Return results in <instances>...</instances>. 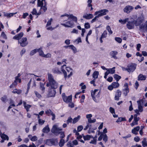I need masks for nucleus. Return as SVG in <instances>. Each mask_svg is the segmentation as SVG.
I'll return each instance as SVG.
<instances>
[{
  "instance_id": "6",
  "label": "nucleus",
  "mask_w": 147,
  "mask_h": 147,
  "mask_svg": "<svg viewBox=\"0 0 147 147\" xmlns=\"http://www.w3.org/2000/svg\"><path fill=\"white\" fill-rule=\"evenodd\" d=\"M64 68H65L66 71L68 72H69L70 70H71V69L68 67H66V65H64L61 67V71L63 72L64 75V78H66L67 77V74Z\"/></svg>"
},
{
  "instance_id": "19",
  "label": "nucleus",
  "mask_w": 147,
  "mask_h": 147,
  "mask_svg": "<svg viewBox=\"0 0 147 147\" xmlns=\"http://www.w3.org/2000/svg\"><path fill=\"white\" fill-rule=\"evenodd\" d=\"M83 18L86 19L88 20L92 18L93 17V15L92 14H84L83 16Z\"/></svg>"
},
{
  "instance_id": "34",
  "label": "nucleus",
  "mask_w": 147,
  "mask_h": 147,
  "mask_svg": "<svg viewBox=\"0 0 147 147\" xmlns=\"http://www.w3.org/2000/svg\"><path fill=\"white\" fill-rule=\"evenodd\" d=\"M83 137L85 140H89L90 138H93L92 136L89 135H87L86 136H84Z\"/></svg>"
},
{
  "instance_id": "18",
  "label": "nucleus",
  "mask_w": 147,
  "mask_h": 147,
  "mask_svg": "<svg viewBox=\"0 0 147 147\" xmlns=\"http://www.w3.org/2000/svg\"><path fill=\"white\" fill-rule=\"evenodd\" d=\"M24 34L23 32H21L17 35L14 36L13 39L15 40H19L23 36Z\"/></svg>"
},
{
  "instance_id": "36",
  "label": "nucleus",
  "mask_w": 147,
  "mask_h": 147,
  "mask_svg": "<svg viewBox=\"0 0 147 147\" xmlns=\"http://www.w3.org/2000/svg\"><path fill=\"white\" fill-rule=\"evenodd\" d=\"M65 143V140L63 139H61L59 143V146L61 147L63 146Z\"/></svg>"
},
{
  "instance_id": "53",
  "label": "nucleus",
  "mask_w": 147,
  "mask_h": 147,
  "mask_svg": "<svg viewBox=\"0 0 147 147\" xmlns=\"http://www.w3.org/2000/svg\"><path fill=\"white\" fill-rule=\"evenodd\" d=\"M96 121V120L95 119H93V120H92L91 119H88V122L89 123H93L95 122Z\"/></svg>"
},
{
  "instance_id": "29",
  "label": "nucleus",
  "mask_w": 147,
  "mask_h": 147,
  "mask_svg": "<svg viewBox=\"0 0 147 147\" xmlns=\"http://www.w3.org/2000/svg\"><path fill=\"white\" fill-rule=\"evenodd\" d=\"M129 20V18H125L124 20L120 19L119 20V22L120 23L122 24H125L126 22H128Z\"/></svg>"
},
{
  "instance_id": "43",
  "label": "nucleus",
  "mask_w": 147,
  "mask_h": 147,
  "mask_svg": "<svg viewBox=\"0 0 147 147\" xmlns=\"http://www.w3.org/2000/svg\"><path fill=\"white\" fill-rule=\"evenodd\" d=\"M38 50L37 49H34L32 50L30 53V55L31 56H32L34 54H35L36 52H37Z\"/></svg>"
},
{
  "instance_id": "11",
  "label": "nucleus",
  "mask_w": 147,
  "mask_h": 147,
  "mask_svg": "<svg viewBox=\"0 0 147 147\" xmlns=\"http://www.w3.org/2000/svg\"><path fill=\"white\" fill-rule=\"evenodd\" d=\"M134 8V7L132 6L128 5L125 6L124 8L123 11L127 13H129L133 10Z\"/></svg>"
},
{
  "instance_id": "47",
  "label": "nucleus",
  "mask_w": 147,
  "mask_h": 147,
  "mask_svg": "<svg viewBox=\"0 0 147 147\" xmlns=\"http://www.w3.org/2000/svg\"><path fill=\"white\" fill-rule=\"evenodd\" d=\"M67 146L68 147H74V145L71 142V141H69L68 142L67 144Z\"/></svg>"
},
{
  "instance_id": "59",
  "label": "nucleus",
  "mask_w": 147,
  "mask_h": 147,
  "mask_svg": "<svg viewBox=\"0 0 147 147\" xmlns=\"http://www.w3.org/2000/svg\"><path fill=\"white\" fill-rule=\"evenodd\" d=\"M36 97H38V98H40L41 97V95L38 93L37 92L35 91H34Z\"/></svg>"
},
{
  "instance_id": "37",
  "label": "nucleus",
  "mask_w": 147,
  "mask_h": 147,
  "mask_svg": "<svg viewBox=\"0 0 147 147\" xmlns=\"http://www.w3.org/2000/svg\"><path fill=\"white\" fill-rule=\"evenodd\" d=\"M67 47H69L70 48L73 50L74 53H76L77 52L76 49L73 45H70L69 46H67Z\"/></svg>"
},
{
  "instance_id": "55",
  "label": "nucleus",
  "mask_w": 147,
  "mask_h": 147,
  "mask_svg": "<svg viewBox=\"0 0 147 147\" xmlns=\"http://www.w3.org/2000/svg\"><path fill=\"white\" fill-rule=\"evenodd\" d=\"M40 89H41V90H42L43 91L45 90V88L44 87V85L43 84V83H42L41 82H40Z\"/></svg>"
},
{
  "instance_id": "9",
  "label": "nucleus",
  "mask_w": 147,
  "mask_h": 147,
  "mask_svg": "<svg viewBox=\"0 0 147 147\" xmlns=\"http://www.w3.org/2000/svg\"><path fill=\"white\" fill-rule=\"evenodd\" d=\"M18 42L20 44V45L22 47H24L28 44L27 38L26 37H23L20 40H19Z\"/></svg>"
},
{
  "instance_id": "57",
  "label": "nucleus",
  "mask_w": 147,
  "mask_h": 147,
  "mask_svg": "<svg viewBox=\"0 0 147 147\" xmlns=\"http://www.w3.org/2000/svg\"><path fill=\"white\" fill-rule=\"evenodd\" d=\"M84 26L85 28L86 29L89 28L90 27V25L88 23H85Z\"/></svg>"
},
{
  "instance_id": "38",
  "label": "nucleus",
  "mask_w": 147,
  "mask_h": 147,
  "mask_svg": "<svg viewBox=\"0 0 147 147\" xmlns=\"http://www.w3.org/2000/svg\"><path fill=\"white\" fill-rule=\"evenodd\" d=\"M114 78L117 81V82L119 81V80L121 78V77L118 75L117 74H115L113 76Z\"/></svg>"
},
{
  "instance_id": "20",
  "label": "nucleus",
  "mask_w": 147,
  "mask_h": 147,
  "mask_svg": "<svg viewBox=\"0 0 147 147\" xmlns=\"http://www.w3.org/2000/svg\"><path fill=\"white\" fill-rule=\"evenodd\" d=\"M118 54V52L116 51H112L110 53V55L112 57L115 59H117V57L116 55Z\"/></svg>"
},
{
  "instance_id": "8",
  "label": "nucleus",
  "mask_w": 147,
  "mask_h": 147,
  "mask_svg": "<svg viewBox=\"0 0 147 147\" xmlns=\"http://www.w3.org/2000/svg\"><path fill=\"white\" fill-rule=\"evenodd\" d=\"M62 97L63 101L66 103L70 102L72 101V96L70 95L68 96H66L65 94H62Z\"/></svg>"
},
{
  "instance_id": "41",
  "label": "nucleus",
  "mask_w": 147,
  "mask_h": 147,
  "mask_svg": "<svg viewBox=\"0 0 147 147\" xmlns=\"http://www.w3.org/2000/svg\"><path fill=\"white\" fill-rule=\"evenodd\" d=\"M60 134V138H61V139H63L65 137V135L64 134V132L63 131H60L59 134Z\"/></svg>"
},
{
  "instance_id": "54",
  "label": "nucleus",
  "mask_w": 147,
  "mask_h": 147,
  "mask_svg": "<svg viewBox=\"0 0 147 147\" xmlns=\"http://www.w3.org/2000/svg\"><path fill=\"white\" fill-rule=\"evenodd\" d=\"M1 36L5 39H7V37L4 32H3L1 33Z\"/></svg>"
},
{
  "instance_id": "31",
  "label": "nucleus",
  "mask_w": 147,
  "mask_h": 147,
  "mask_svg": "<svg viewBox=\"0 0 147 147\" xmlns=\"http://www.w3.org/2000/svg\"><path fill=\"white\" fill-rule=\"evenodd\" d=\"M80 115H78L77 117L74 118L73 120V123L74 124L76 123L80 119Z\"/></svg>"
},
{
  "instance_id": "5",
  "label": "nucleus",
  "mask_w": 147,
  "mask_h": 147,
  "mask_svg": "<svg viewBox=\"0 0 147 147\" xmlns=\"http://www.w3.org/2000/svg\"><path fill=\"white\" fill-rule=\"evenodd\" d=\"M62 130V129L59 128L57 125H54L51 129V131L55 135H58L59 132Z\"/></svg>"
},
{
  "instance_id": "3",
  "label": "nucleus",
  "mask_w": 147,
  "mask_h": 147,
  "mask_svg": "<svg viewBox=\"0 0 147 147\" xmlns=\"http://www.w3.org/2000/svg\"><path fill=\"white\" fill-rule=\"evenodd\" d=\"M109 11L106 9H103L101 10L100 11H96L94 13V15H97V16L99 18L100 17L106 15V13L108 12Z\"/></svg>"
},
{
  "instance_id": "44",
  "label": "nucleus",
  "mask_w": 147,
  "mask_h": 147,
  "mask_svg": "<svg viewBox=\"0 0 147 147\" xmlns=\"http://www.w3.org/2000/svg\"><path fill=\"white\" fill-rule=\"evenodd\" d=\"M123 94L125 96L127 95L128 93L129 92V89H123Z\"/></svg>"
},
{
  "instance_id": "33",
  "label": "nucleus",
  "mask_w": 147,
  "mask_h": 147,
  "mask_svg": "<svg viewBox=\"0 0 147 147\" xmlns=\"http://www.w3.org/2000/svg\"><path fill=\"white\" fill-rule=\"evenodd\" d=\"M112 84L114 88H117L119 87V83L117 82H113Z\"/></svg>"
},
{
  "instance_id": "12",
  "label": "nucleus",
  "mask_w": 147,
  "mask_h": 147,
  "mask_svg": "<svg viewBox=\"0 0 147 147\" xmlns=\"http://www.w3.org/2000/svg\"><path fill=\"white\" fill-rule=\"evenodd\" d=\"M53 21L52 18H51L47 22L46 24V27L47 28V30H53L54 29V28L52 27L51 26H49L51 24V22Z\"/></svg>"
},
{
  "instance_id": "27",
  "label": "nucleus",
  "mask_w": 147,
  "mask_h": 147,
  "mask_svg": "<svg viewBox=\"0 0 147 147\" xmlns=\"http://www.w3.org/2000/svg\"><path fill=\"white\" fill-rule=\"evenodd\" d=\"M42 131L45 133H48L50 131V129L48 125L43 128Z\"/></svg>"
},
{
  "instance_id": "24",
  "label": "nucleus",
  "mask_w": 147,
  "mask_h": 147,
  "mask_svg": "<svg viewBox=\"0 0 147 147\" xmlns=\"http://www.w3.org/2000/svg\"><path fill=\"white\" fill-rule=\"evenodd\" d=\"M52 71L55 74H60L61 73V71L58 67L54 68L52 70Z\"/></svg>"
},
{
  "instance_id": "7",
  "label": "nucleus",
  "mask_w": 147,
  "mask_h": 147,
  "mask_svg": "<svg viewBox=\"0 0 147 147\" xmlns=\"http://www.w3.org/2000/svg\"><path fill=\"white\" fill-rule=\"evenodd\" d=\"M61 24L66 27H71L74 26V23L73 21L69 19L65 23H62Z\"/></svg>"
},
{
  "instance_id": "64",
  "label": "nucleus",
  "mask_w": 147,
  "mask_h": 147,
  "mask_svg": "<svg viewBox=\"0 0 147 147\" xmlns=\"http://www.w3.org/2000/svg\"><path fill=\"white\" fill-rule=\"evenodd\" d=\"M109 111L111 113L113 114L115 113L114 109L112 107H110L109 108Z\"/></svg>"
},
{
  "instance_id": "60",
  "label": "nucleus",
  "mask_w": 147,
  "mask_h": 147,
  "mask_svg": "<svg viewBox=\"0 0 147 147\" xmlns=\"http://www.w3.org/2000/svg\"><path fill=\"white\" fill-rule=\"evenodd\" d=\"M80 86H81V89H85L86 88V86L85 85H84V83H82L80 84Z\"/></svg>"
},
{
  "instance_id": "30",
  "label": "nucleus",
  "mask_w": 147,
  "mask_h": 147,
  "mask_svg": "<svg viewBox=\"0 0 147 147\" xmlns=\"http://www.w3.org/2000/svg\"><path fill=\"white\" fill-rule=\"evenodd\" d=\"M12 92L14 94H20L21 93L22 90L20 89L18 90L17 89H14Z\"/></svg>"
},
{
  "instance_id": "13",
  "label": "nucleus",
  "mask_w": 147,
  "mask_h": 147,
  "mask_svg": "<svg viewBox=\"0 0 147 147\" xmlns=\"http://www.w3.org/2000/svg\"><path fill=\"white\" fill-rule=\"evenodd\" d=\"M140 29H142L144 32H147V21H146L144 24H142L140 26Z\"/></svg>"
},
{
  "instance_id": "58",
  "label": "nucleus",
  "mask_w": 147,
  "mask_h": 147,
  "mask_svg": "<svg viewBox=\"0 0 147 147\" xmlns=\"http://www.w3.org/2000/svg\"><path fill=\"white\" fill-rule=\"evenodd\" d=\"M45 122V121L44 120L41 119H39L38 120V123L39 124L41 125H42L44 124Z\"/></svg>"
},
{
  "instance_id": "48",
  "label": "nucleus",
  "mask_w": 147,
  "mask_h": 147,
  "mask_svg": "<svg viewBox=\"0 0 147 147\" xmlns=\"http://www.w3.org/2000/svg\"><path fill=\"white\" fill-rule=\"evenodd\" d=\"M72 119L70 117H69L66 121L67 124H68L72 122Z\"/></svg>"
},
{
  "instance_id": "16",
  "label": "nucleus",
  "mask_w": 147,
  "mask_h": 147,
  "mask_svg": "<svg viewBox=\"0 0 147 147\" xmlns=\"http://www.w3.org/2000/svg\"><path fill=\"white\" fill-rule=\"evenodd\" d=\"M56 94V92L54 89L51 90L47 94L48 97H54Z\"/></svg>"
},
{
  "instance_id": "56",
  "label": "nucleus",
  "mask_w": 147,
  "mask_h": 147,
  "mask_svg": "<svg viewBox=\"0 0 147 147\" xmlns=\"http://www.w3.org/2000/svg\"><path fill=\"white\" fill-rule=\"evenodd\" d=\"M83 126L82 125H80L78 127L77 130L78 131H81L83 129Z\"/></svg>"
},
{
  "instance_id": "4",
  "label": "nucleus",
  "mask_w": 147,
  "mask_h": 147,
  "mask_svg": "<svg viewBox=\"0 0 147 147\" xmlns=\"http://www.w3.org/2000/svg\"><path fill=\"white\" fill-rule=\"evenodd\" d=\"M135 25V21L131 18V20L128 21L126 26L129 29H132L134 28Z\"/></svg>"
},
{
  "instance_id": "15",
  "label": "nucleus",
  "mask_w": 147,
  "mask_h": 147,
  "mask_svg": "<svg viewBox=\"0 0 147 147\" xmlns=\"http://www.w3.org/2000/svg\"><path fill=\"white\" fill-rule=\"evenodd\" d=\"M143 20V17L140 16L138 17L136 20H135V26H139L142 22Z\"/></svg>"
},
{
  "instance_id": "28",
  "label": "nucleus",
  "mask_w": 147,
  "mask_h": 147,
  "mask_svg": "<svg viewBox=\"0 0 147 147\" xmlns=\"http://www.w3.org/2000/svg\"><path fill=\"white\" fill-rule=\"evenodd\" d=\"M38 51L37 52H39V55L42 57H43L44 55V53L42 50V48L40 47L38 49H37Z\"/></svg>"
},
{
  "instance_id": "46",
  "label": "nucleus",
  "mask_w": 147,
  "mask_h": 147,
  "mask_svg": "<svg viewBox=\"0 0 147 147\" xmlns=\"http://www.w3.org/2000/svg\"><path fill=\"white\" fill-rule=\"evenodd\" d=\"M106 29L107 30L109 34H111L113 32L111 30V28L109 26H107L106 27Z\"/></svg>"
},
{
  "instance_id": "21",
  "label": "nucleus",
  "mask_w": 147,
  "mask_h": 147,
  "mask_svg": "<svg viewBox=\"0 0 147 147\" xmlns=\"http://www.w3.org/2000/svg\"><path fill=\"white\" fill-rule=\"evenodd\" d=\"M142 100L138 101L137 102L138 103V109L139 111L140 112H142L143 111L142 106L141 105V101Z\"/></svg>"
},
{
  "instance_id": "23",
  "label": "nucleus",
  "mask_w": 147,
  "mask_h": 147,
  "mask_svg": "<svg viewBox=\"0 0 147 147\" xmlns=\"http://www.w3.org/2000/svg\"><path fill=\"white\" fill-rule=\"evenodd\" d=\"M140 128L139 126H137L136 127H134L132 130V133L136 135H137L138 134L137 132L139 131Z\"/></svg>"
},
{
  "instance_id": "61",
  "label": "nucleus",
  "mask_w": 147,
  "mask_h": 147,
  "mask_svg": "<svg viewBox=\"0 0 147 147\" xmlns=\"http://www.w3.org/2000/svg\"><path fill=\"white\" fill-rule=\"evenodd\" d=\"M51 55L50 53H48L46 55L45 54L43 57L45 58H48L51 57Z\"/></svg>"
},
{
  "instance_id": "1",
  "label": "nucleus",
  "mask_w": 147,
  "mask_h": 147,
  "mask_svg": "<svg viewBox=\"0 0 147 147\" xmlns=\"http://www.w3.org/2000/svg\"><path fill=\"white\" fill-rule=\"evenodd\" d=\"M49 83L47 84V86H50L52 88L55 89L57 88V83L54 79L53 76L51 74H48Z\"/></svg>"
},
{
  "instance_id": "2",
  "label": "nucleus",
  "mask_w": 147,
  "mask_h": 147,
  "mask_svg": "<svg viewBox=\"0 0 147 147\" xmlns=\"http://www.w3.org/2000/svg\"><path fill=\"white\" fill-rule=\"evenodd\" d=\"M57 139L51 138L46 140L45 143L49 146L52 145H57L58 143Z\"/></svg>"
},
{
  "instance_id": "26",
  "label": "nucleus",
  "mask_w": 147,
  "mask_h": 147,
  "mask_svg": "<svg viewBox=\"0 0 147 147\" xmlns=\"http://www.w3.org/2000/svg\"><path fill=\"white\" fill-rule=\"evenodd\" d=\"M17 13V12L15 13H8L6 12L4 13V16L7 17L8 18H10L12 16H13V15L16 14Z\"/></svg>"
},
{
  "instance_id": "49",
  "label": "nucleus",
  "mask_w": 147,
  "mask_h": 147,
  "mask_svg": "<svg viewBox=\"0 0 147 147\" xmlns=\"http://www.w3.org/2000/svg\"><path fill=\"white\" fill-rule=\"evenodd\" d=\"M115 40L117 42L119 43H121L122 41V39L119 37H115Z\"/></svg>"
},
{
  "instance_id": "10",
  "label": "nucleus",
  "mask_w": 147,
  "mask_h": 147,
  "mask_svg": "<svg viewBox=\"0 0 147 147\" xmlns=\"http://www.w3.org/2000/svg\"><path fill=\"white\" fill-rule=\"evenodd\" d=\"M136 65L134 63H131L129 64L128 66V72H133L136 69Z\"/></svg>"
},
{
  "instance_id": "14",
  "label": "nucleus",
  "mask_w": 147,
  "mask_h": 147,
  "mask_svg": "<svg viewBox=\"0 0 147 147\" xmlns=\"http://www.w3.org/2000/svg\"><path fill=\"white\" fill-rule=\"evenodd\" d=\"M65 16L67 17V18L68 19V20H69V19H72L75 22H77V17L73 16V15L65 14Z\"/></svg>"
},
{
  "instance_id": "32",
  "label": "nucleus",
  "mask_w": 147,
  "mask_h": 147,
  "mask_svg": "<svg viewBox=\"0 0 147 147\" xmlns=\"http://www.w3.org/2000/svg\"><path fill=\"white\" fill-rule=\"evenodd\" d=\"M99 75V72L98 71H95L93 73V77L95 79L97 78Z\"/></svg>"
},
{
  "instance_id": "17",
  "label": "nucleus",
  "mask_w": 147,
  "mask_h": 147,
  "mask_svg": "<svg viewBox=\"0 0 147 147\" xmlns=\"http://www.w3.org/2000/svg\"><path fill=\"white\" fill-rule=\"evenodd\" d=\"M121 94V91L119 90H117L116 93L115 99V100H118L119 99V98L120 97Z\"/></svg>"
},
{
  "instance_id": "40",
  "label": "nucleus",
  "mask_w": 147,
  "mask_h": 147,
  "mask_svg": "<svg viewBox=\"0 0 147 147\" xmlns=\"http://www.w3.org/2000/svg\"><path fill=\"white\" fill-rule=\"evenodd\" d=\"M103 140L106 143L108 141V137L106 134H103Z\"/></svg>"
},
{
  "instance_id": "42",
  "label": "nucleus",
  "mask_w": 147,
  "mask_h": 147,
  "mask_svg": "<svg viewBox=\"0 0 147 147\" xmlns=\"http://www.w3.org/2000/svg\"><path fill=\"white\" fill-rule=\"evenodd\" d=\"M45 112L46 114L48 115H49V114L51 115L52 113H53V112H52L50 109L47 110Z\"/></svg>"
},
{
  "instance_id": "52",
  "label": "nucleus",
  "mask_w": 147,
  "mask_h": 147,
  "mask_svg": "<svg viewBox=\"0 0 147 147\" xmlns=\"http://www.w3.org/2000/svg\"><path fill=\"white\" fill-rule=\"evenodd\" d=\"M37 140V137L36 136H34L31 139L32 141H36Z\"/></svg>"
},
{
  "instance_id": "35",
  "label": "nucleus",
  "mask_w": 147,
  "mask_h": 147,
  "mask_svg": "<svg viewBox=\"0 0 147 147\" xmlns=\"http://www.w3.org/2000/svg\"><path fill=\"white\" fill-rule=\"evenodd\" d=\"M24 105L25 108L26 109L27 111H28L29 109L31 107V106L30 105L26 104L25 102H24Z\"/></svg>"
},
{
  "instance_id": "25",
  "label": "nucleus",
  "mask_w": 147,
  "mask_h": 147,
  "mask_svg": "<svg viewBox=\"0 0 147 147\" xmlns=\"http://www.w3.org/2000/svg\"><path fill=\"white\" fill-rule=\"evenodd\" d=\"M0 136L1 138L4 140H5L6 139L7 140H9V138L7 136L4 134H2L1 132L0 133Z\"/></svg>"
},
{
  "instance_id": "39",
  "label": "nucleus",
  "mask_w": 147,
  "mask_h": 147,
  "mask_svg": "<svg viewBox=\"0 0 147 147\" xmlns=\"http://www.w3.org/2000/svg\"><path fill=\"white\" fill-rule=\"evenodd\" d=\"M115 67H113V68L112 69H109L107 70V71L109 72V74H113L115 73Z\"/></svg>"
},
{
  "instance_id": "51",
  "label": "nucleus",
  "mask_w": 147,
  "mask_h": 147,
  "mask_svg": "<svg viewBox=\"0 0 147 147\" xmlns=\"http://www.w3.org/2000/svg\"><path fill=\"white\" fill-rule=\"evenodd\" d=\"M31 13L33 15H37V12L36 9L34 8L33 9L32 11L31 12Z\"/></svg>"
},
{
  "instance_id": "62",
  "label": "nucleus",
  "mask_w": 147,
  "mask_h": 147,
  "mask_svg": "<svg viewBox=\"0 0 147 147\" xmlns=\"http://www.w3.org/2000/svg\"><path fill=\"white\" fill-rule=\"evenodd\" d=\"M7 99V97L5 96H4L1 98V100L3 102H5Z\"/></svg>"
},
{
  "instance_id": "63",
  "label": "nucleus",
  "mask_w": 147,
  "mask_h": 147,
  "mask_svg": "<svg viewBox=\"0 0 147 147\" xmlns=\"http://www.w3.org/2000/svg\"><path fill=\"white\" fill-rule=\"evenodd\" d=\"M40 9H42L45 12L47 10V8L46 6V5H45L44 6H41Z\"/></svg>"
},
{
  "instance_id": "45",
  "label": "nucleus",
  "mask_w": 147,
  "mask_h": 147,
  "mask_svg": "<svg viewBox=\"0 0 147 147\" xmlns=\"http://www.w3.org/2000/svg\"><path fill=\"white\" fill-rule=\"evenodd\" d=\"M142 146L143 147L147 146V143L146 139L144 138L142 142Z\"/></svg>"
},
{
  "instance_id": "22",
  "label": "nucleus",
  "mask_w": 147,
  "mask_h": 147,
  "mask_svg": "<svg viewBox=\"0 0 147 147\" xmlns=\"http://www.w3.org/2000/svg\"><path fill=\"white\" fill-rule=\"evenodd\" d=\"M146 76L143 75L142 74H140L138 76V80H146Z\"/></svg>"
},
{
  "instance_id": "50",
  "label": "nucleus",
  "mask_w": 147,
  "mask_h": 147,
  "mask_svg": "<svg viewBox=\"0 0 147 147\" xmlns=\"http://www.w3.org/2000/svg\"><path fill=\"white\" fill-rule=\"evenodd\" d=\"M107 34V32L105 30L104 31L102 35V38H105L106 37Z\"/></svg>"
}]
</instances>
